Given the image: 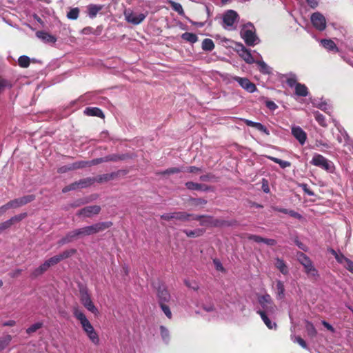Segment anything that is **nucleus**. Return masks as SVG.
Returning a JSON list of instances; mask_svg holds the SVG:
<instances>
[{
	"label": "nucleus",
	"mask_w": 353,
	"mask_h": 353,
	"mask_svg": "<svg viewBox=\"0 0 353 353\" xmlns=\"http://www.w3.org/2000/svg\"><path fill=\"white\" fill-rule=\"evenodd\" d=\"M234 80L246 91L253 93L256 90V85L247 78L236 77Z\"/></svg>",
	"instance_id": "2eb2a0df"
},
{
	"label": "nucleus",
	"mask_w": 353,
	"mask_h": 353,
	"mask_svg": "<svg viewBox=\"0 0 353 353\" xmlns=\"http://www.w3.org/2000/svg\"><path fill=\"white\" fill-rule=\"evenodd\" d=\"M239 19L238 13L233 10H228L223 14V27L228 30L236 29V24Z\"/></svg>",
	"instance_id": "423d86ee"
},
{
	"label": "nucleus",
	"mask_w": 353,
	"mask_h": 353,
	"mask_svg": "<svg viewBox=\"0 0 353 353\" xmlns=\"http://www.w3.org/2000/svg\"><path fill=\"white\" fill-rule=\"evenodd\" d=\"M181 172H184V168H168L167 170H165V171L162 172H161V174H176V173H179Z\"/></svg>",
	"instance_id": "49530a36"
},
{
	"label": "nucleus",
	"mask_w": 353,
	"mask_h": 353,
	"mask_svg": "<svg viewBox=\"0 0 353 353\" xmlns=\"http://www.w3.org/2000/svg\"><path fill=\"white\" fill-rule=\"evenodd\" d=\"M305 329H306L307 332L310 336H311V337L316 336L317 332H316V330L314 325H313V323H312L311 322H310L308 321H306Z\"/></svg>",
	"instance_id": "c9c22d12"
},
{
	"label": "nucleus",
	"mask_w": 353,
	"mask_h": 353,
	"mask_svg": "<svg viewBox=\"0 0 353 353\" xmlns=\"http://www.w3.org/2000/svg\"><path fill=\"white\" fill-rule=\"evenodd\" d=\"M10 82L4 79H0V94L8 88H10Z\"/></svg>",
	"instance_id": "3c124183"
},
{
	"label": "nucleus",
	"mask_w": 353,
	"mask_h": 353,
	"mask_svg": "<svg viewBox=\"0 0 353 353\" xmlns=\"http://www.w3.org/2000/svg\"><path fill=\"white\" fill-rule=\"evenodd\" d=\"M79 9L78 8H74L71 9L67 13V17L71 20H75L79 17Z\"/></svg>",
	"instance_id": "37998d69"
},
{
	"label": "nucleus",
	"mask_w": 353,
	"mask_h": 353,
	"mask_svg": "<svg viewBox=\"0 0 353 353\" xmlns=\"http://www.w3.org/2000/svg\"><path fill=\"white\" fill-rule=\"evenodd\" d=\"M275 267L284 275H287L289 272L288 268L285 263V262L280 259H275Z\"/></svg>",
	"instance_id": "412c9836"
},
{
	"label": "nucleus",
	"mask_w": 353,
	"mask_h": 353,
	"mask_svg": "<svg viewBox=\"0 0 353 353\" xmlns=\"http://www.w3.org/2000/svg\"><path fill=\"white\" fill-rule=\"evenodd\" d=\"M80 237L79 234V230H74L68 232L66 236L62 239V243H65L73 241L75 239Z\"/></svg>",
	"instance_id": "bb28decb"
},
{
	"label": "nucleus",
	"mask_w": 353,
	"mask_h": 353,
	"mask_svg": "<svg viewBox=\"0 0 353 353\" xmlns=\"http://www.w3.org/2000/svg\"><path fill=\"white\" fill-rule=\"evenodd\" d=\"M266 157L268 159L272 161L273 162H274L276 163H278L281 168H286L290 167L291 165V163L289 161H283V160H281L280 159H278V158H276V157H271V156H266Z\"/></svg>",
	"instance_id": "473e14b6"
},
{
	"label": "nucleus",
	"mask_w": 353,
	"mask_h": 353,
	"mask_svg": "<svg viewBox=\"0 0 353 353\" xmlns=\"http://www.w3.org/2000/svg\"><path fill=\"white\" fill-rule=\"evenodd\" d=\"M300 186L302 188V189L304 191V192L305 194H307V195H309V196H314V192L308 188L307 184L303 183Z\"/></svg>",
	"instance_id": "052dcab7"
},
{
	"label": "nucleus",
	"mask_w": 353,
	"mask_h": 353,
	"mask_svg": "<svg viewBox=\"0 0 353 353\" xmlns=\"http://www.w3.org/2000/svg\"><path fill=\"white\" fill-rule=\"evenodd\" d=\"M87 185V183L84 181H80L79 182H75L74 183H72L71 185L65 187L63 189V192H67L68 191H70L72 190H74L77 188H84Z\"/></svg>",
	"instance_id": "c85d7f7f"
},
{
	"label": "nucleus",
	"mask_w": 353,
	"mask_h": 353,
	"mask_svg": "<svg viewBox=\"0 0 353 353\" xmlns=\"http://www.w3.org/2000/svg\"><path fill=\"white\" fill-rule=\"evenodd\" d=\"M261 319L263 320L265 325L270 330H276V323L275 322H272L270 318L272 316H270L269 314H259Z\"/></svg>",
	"instance_id": "5701e85b"
},
{
	"label": "nucleus",
	"mask_w": 353,
	"mask_h": 353,
	"mask_svg": "<svg viewBox=\"0 0 353 353\" xmlns=\"http://www.w3.org/2000/svg\"><path fill=\"white\" fill-rule=\"evenodd\" d=\"M160 307H161L162 311L163 312V313L165 314V315L169 319H171L172 317V312H171L170 307L166 304H165L163 303H161V305H160Z\"/></svg>",
	"instance_id": "8fccbe9b"
},
{
	"label": "nucleus",
	"mask_w": 353,
	"mask_h": 353,
	"mask_svg": "<svg viewBox=\"0 0 353 353\" xmlns=\"http://www.w3.org/2000/svg\"><path fill=\"white\" fill-rule=\"evenodd\" d=\"M185 186L189 190H201V185L194 182H187Z\"/></svg>",
	"instance_id": "864d4df0"
},
{
	"label": "nucleus",
	"mask_w": 353,
	"mask_h": 353,
	"mask_svg": "<svg viewBox=\"0 0 353 353\" xmlns=\"http://www.w3.org/2000/svg\"><path fill=\"white\" fill-rule=\"evenodd\" d=\"M214 48V44L212 39H205L202 42V49L205 51H212Z\"/></svg>",
	"instance_id": "f704fd0d"
},
{
	"label": "nucleus",
	"mask_w": 353,
	"mask_h": 353,
	"mask_svg": "<svg viewBox=\"0 0 353 353\" xmlns=\"http://www.w3.org/2000/svg\"><path fill=\"white\" fill-rule=\"evenodd\" d=\"M311 22L313 26L319 31H323L326 28V19L320 12H316L312 14Z\"/></svg>",
	"instance_id": "9b49d317"
},
{
	"label": "nucleus",
	"mask_w": 353,
	"mask_h": 353,
	"mask_svg": "<svg viewBox=\"0 0 353 353\" xmlns=\"http://www.w3.org/2000/svg\"><path fill=\"white\" fill-rule=\"evenodd\" d=\"M183 232L187 235V236L191 238L200 236L204 233V230L203 229H196L194 230H183Z\"/></svg>",
	"instance_id": "2f4dec72"
},
{
	"label": "nucleus",
	"mask_w": 353,
	"mask_h": 353,
	"mask_svg": "<svg viewBox=\"0 0 353 353\" xmlns=\"http://www.w3.org/2000/svg\"><path fill=\"white\" fill-rule=\"evenodd\" d=\"M309 6L312 8H315L317 7L319 3V0H305Z\"/></svg>",
	"instance_id": "774afa93"
},
{
	"label": "nucleus",
	"mask_w": 353,
	"mask_h": 353,
	"mask_svg": "<svg viewBox=\"0 0 353 353\" xmlns=\"http://www.w3.org/2000/svg\"><path fill=\"white\" fill-rule=\"evenodd\" d=\"M256 63L259 65L261 72L263 74H270L271 72V68L263 60L257 61Z\"/></svg>",
	"instance_id": "58836bf2"
},
{
	"label": "nucleus",
	"mask_w": 353,
	"mask_h": 353,
	"mask_svg": "<svg viewBox=\"0 0 353 353\" xmlns=\"http://www.w3.org/2000/svg\"><path fill=\"white\" fill-rule=\"evenodd\" d=\"M34 199V196L30 194V195L24 196L21 198L13 199L8 203L9 204L10 208L12 209V208H17L21 206H23V205L32 201Z\"/></svg>",
	"instance_id": "ddd939ff"
},
{
	"label": "nucleus",
	"mask_w": 353,
	"mask_h": 353,
	"mask_svg": "<svg viewBox=\"0 0 353 353\" xmlns=\"http://www.w3.org/2000/svg\"><path fill=\"white\" fill-rule=\"evenodd\" d=\"M171 6H172V8L174 11L177 12L179 14H183V10L182 6L180 3H176L174 1H171Z\"/></svg>",
	"instance_id": "5fc2aeb1"
},
{
	"label": "nucleus",
	"mask_w": 353,
	"mask_h": 353,
	"mask_svg": "<svg viewBox=\"0 0 353 353\" xmlns=\"http://www.w3.org/2000/svg\"><path fill=\"white\" fill-rule=\"evenodd\" d=\"M36 35L39 39L46 43H54L57 41V39L54 36L44 31H38L36 32Z\"/></svg>",
	"instance_id": "6ab92c4d"
},
{
	"label": "nucleus",
	"mask_w": 353,
	"mask_h": 353,
	"mask_svg": "<svg viewBox=\"0 0 353 353\" xmlns=\"http://www.w3.org/2000/svg\"><path fill=\"white\" fill-rule=\"evenodd\" d=\"M185 284L188 288H189L194 291L198 290L199 288V284L194 281L185 280Z\"/></svg>",
	"instance_id": "603ef678"
},
{
	"label": "nucleus",
	"mask_w": 353,
	"mask_h": 353,
	"mask_svg": "<svg viewBox=\"0 0 353 353\" xmlns=\"http://www.w3.org/2000/svg\"><path fill=\"white\" fill-rule=\"evenodd\" d=\"M80 301L83 305L89 311L97 315L99 314L98 309L92 301L91 297L85 288H81L79 290Z\"/></svg>",
	"instance_id": "6e6552de"
},
{
	"label": "nucleus",
	"mask_w": 353,
	"mask_h": 353,
	"mask_svg": "<svg viewBox=\"0 0 353 353\" xmlns=\"http://www.w3.org/2000/svg\"><path fill=\"white\" fill-rule=\"evenodd\" d=\"M298 261L304 267L306 274L312 277H317L319 276L317 270L314 267L312 261L310 258L303 252H298L296 254Z\"/></svg>",
	"instance_id": "0eeeda50"
},
{
	"label": "nucleus",
	"mask_w": 353,
	"mask_h": 353,
	"mask_svg": "<svg viewBox=\"0 0 353 353\" xmlns=\"http://www.w3.org/2000/svg\"><path fill=\"white\" fill-rule=\"evenodd\" d=\"M70 255V252L65 251L63 253L54 256L53 257H51L48 260H46V263H48L49 267H51L52 265H54L57 263H58L61 260L68 258Z\"/></svg>",
	"instance_id": "a211bd4d"
},
{
	"label": "nucleus",
	"mask_w": 353,
	"mask_h": 353,
	"mask_svg": "<svg viewBox=\"0 0 353 353\" xmlns=\"http://www.w3.org/2000/svg\"><path fill=\"white\" fill-rule=\"evenodd\" d=\"M286 83L291 88L295 87L296 85H297L299 83H297V78H296V74H294L293 73H290V74H287Z\"/></svg>",
	"instance_id": "e433bc0d"
},
{
	"label": "nucleus",
	"mask_w": 353,
	"mask_h": 353,
	"mask_svg": "<svg viewBox=\"0 0 353 353\" xmlns=\"http://www.w3.org/2000/svg\"><path fill=\"white\" fill-rule=\"evenodd\" d=\"M160 332L163 340L167 343L170 339L169 331L165 327L162 325L160 327Z\"/></svg>",
	"instance_id": "09e8293b"
},
{
	"label": "nucleus",
	"mask_w": 353,
	"mask_h": 353,
	"mask_svg": "<svg viewBox=\"0 0 353 353\" xmlns=\"http://www.w3.org/2000/svg\"><path fill=\"white\" fill-rule=\"evenodd\" d=\"M12 223H11V221L9 219L2 223L0 224V230H5L6 228H8L9 227H10L12 225Z\"/></svg>",
	"instance_id": "0e129e2a"
},
{
	"label": "nucleus",
	"mask_w": 353,
	"mask_h": 353,
	"mask_svg": "<svg viewBox=\"0 0 353 353\" xmlns=\"http://www.w3.org/2000/svg\"><path fill=\"white\" fill-rule=\"evenodd\" d=\"M101 208L99 205H90L80 210L77 213L79 216L90 217L99 213Z\"/></svg>",
	"instance_id": "dca6fc26"
},
{
	"label": "nucleus",
	"mask_w": 353,
	"mask_h": 353,
	"mask_svg": "<svg viewBox=\"0 0 353 353\" xmlns=\"http://www.w3.org/2000/svg\"><path fill=\"white\" fill-rule=\"evenodd\" d=\"M314 116L316 121L319 123V124L320 125H321L322 127L327 126L325 117L322 114H321L318 111H316L314 112Z\"/></svg>",
	"instance_id": "79ce46f5"
},
{
	"label": "nucleus",
	"mask_w": 353,
	"mask_h": 353,
	"mask_svg": "<svg viewBox=\"0 0 353 353\" xmlns=\"http://www.w3.org/2000/svg\"><path fill=\"white\" fill-rule=\"evenodd\" d=\"M72 313L74 316L80 323L83 332L86 334L89 340L94 345H98L100 343L99 336L84 312L78 306H74Z\"/></svg>",
	"instance_id": "f257e3e1"
},
{
	"label": "nucleus",
	"mask_w": 353,
	"mask_h": 353,
	"mask_svg": "<svg viewBox=\"0 0 353 353\" xmlns=\"http://www.w3.org/2000/svg\"><path fill=\"white\" fill-rule=\"evenodd\" d=\"M259 307L256 309V312L258 314H269L270 316H274L276 313V307L272 300L270 295L265 294L259 295L257 298Z\"/></svg>",
	"instance_id": "f03ea898"
},
{
	"label": "nucleus",
	"mask_w": 353,
	"mask_h": 353,
	"mask_svg": "<svg viewBox=\"0 0 353 353\" xmlns=\"http://www.w3.org/2000/svg\"><path fill=\"white\" fill-rule=\"evenodd\" d=\"M103 8V6L101 5H97V4H90L88 6V14L90 18L93 19L94 18L97 13L101 10Z\"/></svg>",
	"instance_id": "4be33fe9"
},
{
	"label": "nucleus",
	"mask_w": 353,
	"mask_h": 353,
	"mask_svg": "<svg viewBox=\"0 0 353 353\" xmlns=\"http://www.w3.org/2000/svg\"><path fill=\"white\" fill-rule=\"evenodd\" d=\"M12 339V336L10 334L5 335L0 338V351L6 348L11 342Z\"/></svg>",
	"instance_id": "7c9ffc66"
},
{
	"label": "nucleus",
	"mask_w": 353,
	"mask_h": 353,
	"mask_svg": "<svg viewBox=\"0 0 353 353\" xmlns=\"http://www.w3.org/2000/svg\"><path fill=\"white\" fill-rule=\"evenodd\" d=\"M292 134L303 145L307 139V134L299 126L294 125L292 127Z\"/></svg>",
	"instance_id": "4468645a"
},
{
	"label": "nucleus",
	"mask_w": 353,
	"mask_h": 353,
	"mask_svg": "<svg viewBox=\"0 0 353 353\" xmlns=\"http://www.w3.org/2000/svg\"><path fill=\"white\" fill-rule=\"evenodd\" d=\"M288 214H289L292 217H294V218H296L298 219H301L302 218V216L299 213H298L294 210H288Z\"/></svg>",
	"instance_id": "338daca9"
},
{
	"label": "nucleus",
	"mask_w": 353,
	"mask_h": 353,
	"mask_svg": "<svg viewBox=\"0 0 353 353\" xmlns=\"http://www.w3.org/2000/svg\"><path fill=\"white\" fill-rule=\"evenodd\" d=\"M339 134L336 136L338 141L341 143L345 144L347 142L348 136L344 130L338 128Z\"/></svg>",
	"instance_id": "4c0bfd02"
},
{
	"label": "nucleus",
	"mask_w": 353,
	"mask_h": 353,
	"mask_svg": "<svg viewBox=\"0 0 353 353\" xmlns=\"http://www.w3.org/2000/svg\"><path fill=\"white\" fill-rule=\"evenodd\" d=\"M276 296L279 299H282L285 296V288L283 282L280 280L276 281Z\"/></svg>",
	"instance_id": "c756f323"
},
{
	"label": "nucleus",
	"mask_w": 353,
	"mask_h": 353,
	"mask_svg": "<svg viewBox=\"0 0 353 353\" xmlns=\"http://www.w3.org/2000/svg\"><path fill=\"white\" fill-rule=\"evenodd\" d=\"M181 38L183 40L187 41L191 43H194L198 40L197 36L195 34L192 33V32H185V33L182 34Z\"/></svg>",
	"instance_id": "72a5a7b5"
},
{
	"label": "nucleus",
	"mask_w": 353,
	"mask_h": 353,
	"mask_svg": "<svg viewBox=\"0 0 353 353\" xmlns=\"http://www.w3.org/2000/svg\"><path fill=\"white\" fill-rule=\"evenodd\" d=\"M321 44L328 51L338 52L339 49L335 43L331 39H321Z\"/></svg>",
	"instance_id": "aec40b11"
},
{
	"label": "nucleus",
	"mask_w": 353,
	"mask_h": 353,
	"mask_svg": "<svg viewBox=\"0 0 353 353\" xmlns=\"http://www.w3.org/2000/svg\"><path fill=\"white\" fill-rule=\"evenodd\" d=\"M345 261L346 262L347 270L353 273V262L348 259H345Z\"/></svg>",
	"instance_id": "69168bd1"
},
{
	"label": "nucleus",
	"mask_w": 353,
	"mask_h": 353,
	"mask_svg": "<svg viewBox=\"0 0 353 353\" xmlns=\"http://www.w3.org/2000/svg\"><path fill=\"white\" fill-rule=\"evenodd\" d=\"M48 263H46L45 261L42 265H41L39 267L36 268L32 272V277H37L43 273H44L48 268H49Z\"/></svg>",
	"instance_id": "cd10ccee"
},
{
	"label": "nucleus",
	"mask_w": 353,
	"mask_h": 353,
	"mask_svg": "<svg viewBox=\"0 0 353 353\" xmlns=\"http://www.w3.org/2000/svg\"><path fill=\"white\" fill-rule=\"evenodd\" d=\"M116 159H117L116 157L108 156L105 158L95 159H93L90 161H77L73 163H71L70 165H71V168H72V170H77V169H79V168H83L86 166H91V165H97L100 163L105 162V161H115Z\"/></svg>",
	"instance_id": "1a4fd4ad"
},
{
	"label": "nucleus",
	"mask_w": 353,
	"mask_h": 353,
	"mask_svg": "<svg viewBox=\"0 0 353 353\" xmlns=\"http://www.w3.org/2000/svg\"><path fill=\"white\" fill-rule=\"evenodd\" d=\"M172 216L173 220L186 221L190 219V217L192 216V215L183 212H172Z\"/></svg>",
	"instance_id": "a878e982"
},
{
	"label": "nucleus",
	"mask_w": 353,
	"mask_h": 353,
	"mask_svg": "<svg viewBox=\"0 0 353 353\" xmlns=\"http://www.w3.org/2000/svg\"><path fill=\"white\" fill-rule=\"evenodd\" d=\"M291 339H292V341L294 343H297L303 348H305V349L307 348V344H306L305 341L302 338H301L300 336L292 335L291 336Z\"/></svg>",
	"instance_id": "a18cd8bd"
},
{
	"label": "nucleus",
	"mask_w": 353,
	"mask_h": 353,
	"mask_svg": "<svg viewBox=\"0 0 353 353\" xmlns=\"http://www.w3.org/2000/svg\"><path fill=\"white\" fill-rule=\"evenodd\" d=\"M42 326H43L42 322L35 323L26 330V332L29 334H32V333L36 332L37 330L40 329Z\"/></svg>",
	"instance_id": "de8ad7c7"
},
{
	"label": "nucleus",
	"mask_w": 353,
	"mask_h": 353,
	"mask_svg": "<svg viewBox=\"0 0 353 353\" xmlns=\"http://www.w3.org/2000/svg\"><path fill=\"white\" fill-rule=\"evenodd\" d=\"M315 146L317 148H320V150L325 152V149H330L331 148V145L329 143L325 142L323 140H316L315 141Z\"/></svg>",
	"instance_id": "ea45409f"
},
{
	"label": "nucleus",
	"mask_w": 353,
	"mask_h": 353,
	"mask_svg": "<svg viewBox=\"0 0 353 353\" xmlns=\"http://www.w3.org/2000/svg\"><path fill=\"white\" fill-rule=\"evenodd\" d=\"M112 223L110 221L97 223L90 226H85L78 229L79 234L80 237L92 235L103 231L112 226Z\"/></svg>",
	"instance_id": "39448f33"
},
{
	"label": "nucleus",
	"mask_w": 353,
	"mask_h": 353,
	"mask_svg": "<svg viewBox=\"0 0 353 353\" xmlns=\"http://www.w3.org/2000/svg\"><path fill=\"white\" fill-rule=\"evenodd\" d=\"M236 50L239 56L248 63L255 62L250 51L248 50L242 43H237Z\"/></svg>",
	"instance_id": "f8f14e48"
},
{
	"label": "nucleus",
	"mask_w": 353,
	"mask_h": 353,
	"mask_svg": "<svg viewBox=\"0 0 353 353\" xmlns=\"http://www.w3.org/2000/svg\"><path fill=\"white\" fill-rule=\"evenodd\" d=\"M70 170H72V169L71 168V165L68 164V165H63V166H61V168H59L58 170V172L59 173H65Z\"/></svg>",
	"instance_id": "e2e57ef3"
},
{
	"label": "nucleus",
	"mask_w": 353,
	"mask_h": 353,
	"mask_svg": "<svg viewBox=\"0 0 353 353\" xmlns=\"http://www.w3.org/2000/svg\"><path fill=\"white\" fill-rule=\"evenodd\" d=\"M157 296L159 298V305H161V303H166L170 301L171 296L168 292V290L165 288L164 285H161L159 287L157 290Z\"/></svg>",
	"instance_id": "f3484780"
},
{
	"label": "nucleus",
	"mask_w": 353,
	"mask_h": 353,
	"mask_svg": "<svg viewBox=\"0 0 353 353\" xmlns=\"http://www.w3.org/2000/svg\"><path fill=\"white\" fill-rule=\"evenodd\" d=\"M265 105L271 110H275L278 108L277 105L272 101H267Z\"/></svg>",
	"instance_id": "680f3d73"
},
{
	"label": "nucleus",
	"mask_w": 353,
	"mask_h": 353,
	"mask_svg": "<svg viewBox=\"0 0 353 353\" xmlns=\"http://www.w3.org/2000/svg\"><path fill=\"white\" fill-rule=\"evenodd\" d=\"M202 307L205 311H206L208 312H213L215 310L214 305L212 303H207V304H203Z\"/></svg>",
	"instance_id": "13d9d810"
},
{
	"label": "nucleus",
	"mask_w": 353,
	"mask_h": 353,
	"mask_svg": "<svg viewBox=\"0 0 353 353\" xmlns=\"http://www.w3.org/2000/svg\"><path fill=\"white\" fill-rule=\"evenodd\" d=\"M310 163L323 169L328 173H333L335 170L334 163L318 153L314 154L312 159L310 161Z\"/></svg>",
	"instance_id": "20e7f679"
},
{
	"label": "nucleus",
	"mask_w": 353,
	"mask_h": 353,
	"mask_svg": "<svg viewBox=\"0 0 353 353\" xmlns=\"http://www.w3.org/2000/svg\"><path fill=\"white\" fill-rule=\"evenodd\" d=\"M30 58L28 56L22 55L18 59V64L20 67L26 68L30 65Z\"/></svg>",
	"instance_id": "a19ab883"
},
{
	"label": "nucleus",
	"mask_w": 353,
	"mask_h": 353,
	"mask_svg": "<svg viewBox=\"0 0 353 353\" xmlns=\"http://www.w3.org/2000/svg\"><path fill=\"white\" fill-rule=\"evenodd\" d=\"M241 37L248 46H254L260 42V39L256 34L255 28L251 23L242 26Z\"/></svg>",
	"instance_id": "7ed1b4c3"
},
{
	"label": "nucleus",
	"mask_w": 353,
	"mask_h": 353,
	"mask_svg": "<svg viewBox=\"0 0 353 353\" xmlns=\"http://www.w3.org/2000/svg\"><path fill=\"white\" fill-rule=\"evenodd\" d=\"M123 15L127 22L133 25H139L146 18L148 12L137 13L130 9H127L125 10Z\"/></svg>",
	"instance_id": "9d476101"
},
{
	"label": "nucleus",
	"mask_w": 353,
	"mask_h": 353,
	"mask_svg": "<svg viewBox=\"0 0 353 353\" xmlns=\"http://www.w3.org/2000/svg\"><path fill=\"white\" fill-rule=\"evenodd\" d=\"M248 238L250 240H252L256 243H263V237H261L260 236H257V235H254V234H249Z\"/></svg>",
	"instance_id": "bf43d9fd"
},
{
	"label": "nucleus",
	"mask_w": 353,
	"mask_h": 353,
	"mask_svg": "<svg viewBox=\"0 0 353 353\" xmlns=\"http://www.w3.org/2000/svg\"><path fill=\"white\" fill-rule=\"evenodd\" d=\"M26 213H21L20 214L12 217L11 219H10V220L11 221L12 224H13L15 222H19L23 219L26 216Z\"/></svg>",
	"instance_id": "4d7b16f0"
},
{
	"label": "nucleus",
	"mask_w": 353,
	"mask_h": 353,
	"mask_svg": "<svg viewBox=\"0 0 353 353\" xmlns=\"http://www.w3.org/2000/svg\"><path fill=\"white\" fill-rule=\"evenodd\" d=\"M295 89V94L297 96L299 97H306L308 95V90L307 88L304 85L301 83H298L294 87Z\"/></svg>",
	"instance_id": "393cba45"
},
{
	"label": "nucleus",
	"mask_w": 353,
	"mask_h": 353,
	"mask_svg": "<svg viewBox=\"0 0 353 353\" xmlns=\"http://www.w3.org/2000/svg\"><path fill=\"white\" fill-rule=\"evenodd\" d=\"M84 114L88 116H94L100 118H104L102 110L98 108H86L84 110Z\"/></svg>",
	"instance_id": "b1692460"
},
{
	"label": "nucleus",
	"mask_w": 353,
	"mask_h": 353,
	"mask_svg": "<svg viewBox=\"0 0 353 353\" xmlns=\"http://www.w3.org/2000/svg\"><path fill=\"white\" fill-rule=\"evenodd\" d=\"M316 107L321 109V110L330 114L331 110L330 105L325 101L320 102L315 104Z\"/></svg>",
	"instance_id": "c03bdc74"
},
{
	"label": "nucleus",
	"mask_w": 353,
	"mask_h": 353,
	"mask_svg": "<svg viewBox=\"0 0 353 353\" xmlns=\"http://www.w3.org/2000/svg\"><path fill=\"white\" fill-rule=\"evenodd\" d=\"M254 128L259 131L265 134L266 135L270 134V131L268 130V128L261 123L256 122Z\"/></svg>",
	"instance_id": "6e6d98bb"
}]
</instances>
